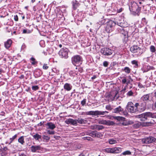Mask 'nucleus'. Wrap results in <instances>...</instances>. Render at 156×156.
<instances>
[{
	"label": "nucleus",
	"mask_w": 156,
	"mask_h": 156,
	"mask_svg": "<svg viewBox=\"0 0 156 156\" xmlns=\"http://www.w3.org/2000/svg\"><path fill=\"white\" fill-rule=\"evenodd\" d=\"M139 106V103H136L134 104L132 102H129L126 105V108L131 113H135L138 112V107Z\"/></svg>",
	"instance_id": "1"
},
{
	"label": "nucleus",
	"mask_w": 156,
	"mask_h": 156,
	"mask_svg": "<svg viewBox=\"0 0 156 156\" xmlns=\"http://www.w3.org/2000/svg\"><path fill=\"white\" fill-rule=\"evenodd\" d=\"M72 64L76 66H80L83 62V59L81 56L79 55L73 56L71 59Z\"/></svg>",
	"instance_id": "2"
},
{
	"label": "nucleus",
	"mask_w": 156,
	"mask_h": 156,
	"mask_svg": "<svg viewBox=\"0 0 156 156\" xmlns=\"http://www.w3.org/2000/svg\"><path fill=\"white\" fill-rule=\"evenodd\" d=\"M130 51L132 53H136L137 56H140L146 51V49L134 44L130 48Z\"/></svg>",
	"instance_id": "3"
},
{
	"label": "nucleus",
	"mask_w": 156,
	"mask_h": 156,
	"mask_svg": "<svg viewBox=\"0 0 156 156\" xmlns=\"http://www.w3.org/2000/svg\"><path fill=\"white\" fill-rule=\"evenodd\" d=\"M137 116L140 119V120L142 122L147 120L148 118H154L155 116L153 114L150 112H144Z\"/></svg>",
	"instance_id": "4"
},
{
	"label": "nucleus",
	"mask_w": 156,
	"mask_h": 156,
	"mask_svg": "<svg viewBox=\"0 0 156 156\" xmlns=\"http://www.w3.org/2000/svg\"><path fill=\"white\" fill-rule=\"evenodd\" d=\"M141 8V7H139L137 4L135 2L131 3V7H129L131 11L135 12L138 16L140 15Z\"/></svg>",
	"instance_id": "5"
},
{
	"label": "nucleus",
	"mask_w": 156,
	"mask_h": 156,
	"mask_svg": "<svg viewBox=\"0 0 156 156\" xmlns=\"http://www.w3.org/2000/svg\"><path fill=\"white\" fill-rule=\"evenodd\" d=\"M118 94V92L117 91L114 90L110 92L109 93L107 96L106 98H107L108 101H111L117 99L119 96H117Z\"/></svg>",
	"instance_id": "6"
},
{
	"label": "nucleus",
	"mask_w": 156,
	"mask_h": 156,
	"mask_svg": "<svg viewBox=\"0 0 156 156\" xmlns=\"http://www.w3.org/2000/svg\"><path fill=\"white\" fill-rule=\"evenodd\" d=\"M105 152L109 153H119L122 151L120 147H114L112 148H106L104 149Z\"/></svg>",
	"instance_id": "7"
},
{
	"label": "nucleus",
	"mask_w": 156,
	"mask_h": 156,
	"mask_svg": "<svg viewBox=\"0 0 156 156\" xmlns=\"http://www.w3.org/2000/svg\"><path fill=\"white\" fill-rule=\"evenodd\" d=\"M69 50L66 48H63L59 51L58 54L62 58H67L68 57Z\"/></svg>",
	"instance_id": "8"
},
{
	"label": "nucleus",
	"mask_w": 156,
	"mask_h": 156,
	"mask_svg": "<svg viewBox=\"0 0 156 156\" xmlns=\"http://www.w3.org/2000/svg\"><path fill=\"white\" fill-rule=\"evenodd\" d=\"M108 112L107 111H90L86 112V114L87 115H94L96 116L97 115H104L105 113H108Z\"/></svg>",
	"instance_id": "9"
},
{
	"label": "nucleus",
	"mask_w": 156,
	"mask_h": 156,
	"mask_svg": "<svg viewBox=\"0 0 156 156\" xmlns=\"http://www.w3.org/2000/svg\"><path fill=\"white\" fill-rule=\"evenodd\" d=\"M116 24L114 21L110 20L106 23L105 30L108 33H110L112 31L113 27Z\"/></svg>",
	"instance_id": "10"
},
{
	"label": "nucleus",
	"mask_w": 156,
	"mask_h": 156,
	"mask_svg": "<svg viewBox=\"0 0 156 156\" xmlns=\"http://www.w3.org/2000/svg\"><path fill=\"white\" fill-rule=\"evenodd\" d=\"M156 139L152 136H149L143 139L142 141L143 144H149L155 142Z\"/></svg>",
	"instance_id": "11"
},
{
	"label": "nucleus",
	"mask_w": 156,
	"mask_h": 156,
	"mask_svg": "<svg viewBox=\"0 0 156 156\" xmlns=\"http://www.w3.org/2000/svg\"><path fill=\"white\" fill-rule=\"evenodd\" d=\"M101 52L104 55L109 56L113 53L112 50L108 48H103L101 49Z\"/></svg>",
	"instance_id": "12"
},
{
	"label": "nucleus",
	"mask_w": 156,
	"mask_h": 156,
	"mask_svg": "<svg viewBox=\"0 0 156 156\" xmlns=\"http://www.w3.org/2000/svg\"><path fill=\"white\" fill-rule=\"evenodd\" d=\"M99 123L100 124H104L108 126L113 125L114 124V122L110 120H102L99 121Z\"/></svg>",
	"instance_id": "13"
},
{
	"label": "nucleus",
	"mask_w": 156,
	"mask_h": 156,
	"mask_svg": "<svg viewBox=\"0 0 156 156\" xmlns=\"http://www.w3.org/2000/svg\"><path fill=\"white\" fill-rule=\"evenodd\" d=\"M42 147L40 145H32L30 147L31 151L33 153L38 152L39 151L41 150Z\"/></svg>",
	"instance_id": "14"
},
{
	"label": "nucleus",
	"mask_w": 156,
	"mask_h": 156,
	"mask_svg": "<svg viewBox=\"0 0 156 156\" xmlns=\"http://www.w3.org/2000/svg\"><path fill=\"white\" fill-rule=\"evenodd\" d=\"M65 122L68 124H71L73 125L76 126L77 125V122L76 120L73 119H68L65 121Z\"/></svg>",
	"instance_id": "15"
},
{
	"label": "nucleus",
	"mask_w": 156,
	"mask_h": 156,
	"mask_svg": "<svg viewBox=\"0 0 156 156\" xmlns=\"http://www.w3.org/2000/svg\"><path fill=\"white\" fill-rule=\"evenodd\" d=\"M150 94H147L143 96L141 99L144 102H146L149 101Z\"/></svg>",
	"instance_id": "16"
},
{
	"label": "nucleus",
	"mask_w": 156,
	"mask_h": 156,
	"mask_svg": "<svg viewBox=\"0 0 156 156\" xmlns=\"http://www.w3.org/2000/svg\"><path fill=\"white\" fill-rule=\"evenodd\" d=\"M2 149V151L1 153V156H5L7 155L8 153V151L9 149L6 147H5Z\"/></svg>",
	"instance_id": "17"
},
{
	"label": "nucleus",
	"mask_w": 156,
	"mask_h": 156,
	"mask_svg": "<svg viewBox=\"0 0 156 156\" xmlns=\"http://www.w3.org/2000/svg\"><path fill=\"white\" fill-rule=\"evenodd\" d=\"M45 125L48 126V127L47 128L48 129H50L52 130L56 127L55 125L51 122H48Z\"/></svg>",
	"instance_id": "18"
},
{
	"label": "nucleus",
	"mask_w": 156,
	"mask_h": 156,
	"mask_svg": "<svg viewBox=\"0 0 156 156\" xmlns=\"http://www.w3.org/2000/svg\"><path fill=\"white\" fill-rule=\"evenodd\" d=\"M12 41L11 39H8L4 43V46L6 49L9 48L12 44Z\"/></svg>",
	"instance_id": "19"
},
{
	"label": "nucleus",
	"mask_w": 156,
	"mask_h": 156,
	"mask_svg": "<svg viewBox=\"0 0 156 156\" xmlns=\"http://www.w3.org/2000/svg\"><path fill=\"white\" fill-rule=\"evenodd\" d=\"M114 112L116 113H120L123 111V109L122 108L121 106H119L118 107L114 109Z\"/></svg>",
	"instance_id": "20"
},
{
	"label": "nucleus",
	"mask_w": 156,
	"mask_h": 156,
	"mask_svg": "<svg viewBox=\"0 0 156 156\" xmlns=\"http://www.w3.org/2000/svg\"><path fill=\"white\" fill-rule=\"evenodd\" d=\"M64 88L67 91H70L72 89V86L70 84L66 83L64 86Z\"/></svg>",
	"instance_id": "21"
},
{
	"label": "nucleus",
	"mask_w": 156,
	"mask_h": 156,
	"mask_svg": "<svg viewBox=\"0 0 156 156\" xmlns=\"http://www.w3.org/2000/svg\"><path fill=\"white\" fill-rule=\"evenodd\" d=\"M77 123H78L81 124H85L87 122V120L81 118H78L77 120H76Z\"/></svg>",
	"instance_id": "22"
},
{
	"label": "nucleus",
	"mask_w": 156,
	"mask_h": 156,
	"mask_svg": "<svg viewBox=\"0 0 156 156\" xmlns=\"http://www.w3.org/2000/svg\"><path fill=\"white\" fill-rule=\"evenodd\" d=\"M146 109V107L143 105H139L138 107V111L141 112L144 111Z\"/></svg>",
	"instance_id": "23"
},
{
	"label": "nucleus",
	"mask_w": 156,
	"mask_h": 156,
	"mask_svg": "<svg viewBox=\"0 0 156 156\" xmlns=\"http://www.w3.org/2000/svg\"><path fill=\"white\" fill-rule=\"evenodd\" d=\"M73 8L74 10H76L79 6V3L76 0L75 1L72 2Z\"/></svg>",
	"instance_id": "24"
},
{
	"label": "nucleus",
	"mask_w": 156,
	"mask_h": 156,
	"mask_svg": "<svg viewBox=\"0 0 156 156\" xmlns=\"http://www.w3.org/2000/svg\"><path fill=\"white\" fill-rule=\"evenodd\" d=\"M33 138L36 140H39V139L41 138V136L38 133H36L35 135H33Z\"/></svg>",
	"instance_id": "25"
},
{
	"label": "nucleus",
	"mask_w": 156,
	"mask_h": 156,
	"mask_svg": "<svg viewBox=\"0 0 156 156\" xmlns=\"http://www.w3.org/2000/svg\"><path fill=\"white\" fill-rule=\"evenodd\" d=\"M30 60L32 61L31 62V64L33 65H34L37 64V62L36 61L35 59L33 57L30 58Z\"/></svg>",
	"instance_id": "26"
},
{
	"label": "nucleus",
	"mask_w": 156,
	"mask_h": 156,
	"mask_svg": "<svg viewBox=\"0 0 156 156\" xmlns=\"http://www.w3.org/2000/svg\"><path fill=\"white\" fill-rule=\"evenodd\" d=\"M122 70L127 74L131 72V69L128 67H126L124 69H122Z\"/></svg>",
	"instance_id": "27"
},
{
	"label": "nucleus",
	"mask_w": 156,
	"mask_h": 156,
	"mask_svg": "<svg viewBox=\"0 0 156 156\" xmlns=\"http://www.w3.org/2000/svg\"><path fill=\"white\" fill-rule=\"evenodd\" d=\"M18 141L21 144H23L24 143V136H22L20 137L18 139Z\"/></svg>",
	"instance_id": "28"
},
{
	"label": "nucleus",
	"mask_w": 156,
	"mask_h": 156,
	"mask_svg": "<svg viewBox=\"0 0 156 156\" xmlns=\"http://www.w3.org/2000/svg\"><path fill=\"white\" fill-rule=\"evenodd\" d=\"M143 41L141 39H138L136 42V44L138 46L140 47L143 44Z\"/></svg>",
	"instance_id": "29"
},
{
	"label": "nucleus",
	"mask_w": 156,
	"mask_h": 156,
	"mask_svg": "<svg viewBox=\"0 0 156 156\" xmlns=\"http://www.w3.org/2000/svg\"><path fill=\"white\" fill-rule=\"evenodd\" d=\"M94 127L95 128V129L98 130H101L103 129L104 128L103 126L99 125H95Z\"/></svg>",
	"instance_id": "30"
},
{
	"label": "nucleus",
	"mask_w": 156,
	"mask_h": 156,
	"mask_svg": "<svg viewBox=\"0 0 156 156\" xmlns=\"http://www.w3.org/2000/svg\"><path fill=\"white\" fill-rule=\"evenodd\" d=\"M17 134H16L14 136H13L12 138H10L9 139L10 140V142L9 143V144H10L14 141V140L17 137Z\"/></svg>",
	"instance_id": "31"
},
{
	"label": "nucleus",
	"mask_w": 156,
	"mask_h": 156,
	"mask_svg": "<svg viewBox=\"0 0 156 156\" xmlns=\"http://www.w3.org/2000/svg\"><path fill=\"white\" fill-rule=\"evenodd\" d=\"M108 141L109 143L111 144H115L117 143V141L114 139H110Z\"/></svg>",
	"instance_id": "32"
},
{
	"label": "nucleus",
	"mask_w": 156,
	"mask_h": 156,
	"mask_svg": "<svg viewBox=\"0 0 156 156\" xmlns=\"http://www.w3.org/2000/svg\"><path fill=\"white\" fill-rule=\"evenodd\" d=\"M36 76V77H38L40 76L42 74L40 70H39V71L38 70L35 71L34 72Z\"/></svg>",
	"instance_id": "33"
},
{
	"label": "nucleus",
	"mask_w": 156,
	"mask_h": 156,
	"mask_svg": "<svg viewBox=\"0 0 156 156\" xmlns=\"http://www.w3.org/2000/svg\"><path fill=\"white\" fill-rule=\"evenodd\" d=\"M96 131H92L90 133L89 135L93 137H96Z\"/></svg>",
	"instance_id": "34"
},
{
	"label": "nucleus",
	"mask_w": 156,
	"mask_h": 156,
	"mask_svg": "<svg viewBox=\"0 0 156 156\" xmlns=\"http://www.w3.org/2000/svg\"><path fill=\"white\" fill-rule=\"evenodd\" d=\"M83 138L85 140H87L88 141H92L93 139L90 137L89 136H85L83 137Z\"/></svg>",
	"instance_id": "35"
},
{
	"label": "nucleus",
	"mask_w": 156,
	"mask_h": 156,
	"mask_svg": "<svg viewBox=\"0 0 156 156\" xmlns=\"http://www.w3.org/2000/svg\"><path fill=\"white\" fill-rule=\"evenodd\" d=\"M150 50L152 53L156 51L155 47L153 45H151L150 47Z\"/></svg>",
	"instance_id": "36"
},
{
	"label": "nucleus",
	"mask_w": 156,
	"mask_h": 156,
	"mask_svg": "<svg viewBox=\"0 0 156 156\" xmlns=\"http://www.w3.org/2000/svg\"><path fill=\"white\" fill-rule=\"evenodd\" d=\"M123 155H130L131 154V152L129 151H126L122 153Z\"/></svg>",
	"instance_id": "37"
},
{
	"label": "nucleus",
	"mask_w": 156,
	"mask_h": 156,
	"mask_svg": "<svg viewBox=\"0 0 156 156\" xmlns=\"http://www.w3.org/2000/svg\"><path fill=\"white\" fill-rule=\"evenodd\" d=\"M31 32V31L29 30L24 29L23 31V34H30Z\"/></svg>",
	"instance_id": "38"
},
{
	"label": "nucleus",
	"mask_w": 156,
	"mask_h": 156,
	"mask_svg": "<svg viewBox=\"0 0 156 156\" xmlns=\"http://www.w3.org/2000/svg\"><path fill=\"white\" fill-rule=\"evenodd\" d=\"M122 80L121 82L123 84H125L127 82V79L125 77H124L122 78Z\"/></svg>",
	"instance_id": "39"
},
{
	"label": "nucleus",
	"mask_w": 156,
	"mask_h": 156,
	"mask_svg": "<svg viewBox=\"0 0 156 156\" xmlns=\"http://www.w3.org/2000/svg\"><path fill=\"white\" fill-rule=\"evenodd\" d=\"M96 137L100 138L103 136V135L101 134V133H98L97 131L96 133Z\"/></svg>",
	"instance_id": "40"
},
{
	"label": "nucleus",
	"mask_w": 156,
	"mask_h": 156,
	"mask_svg": "<svg viewBox=\"0 0 156 156\" xmlns=\"http://www.w3.org/2000/svg\"><path fill=\"white\" fill-rule=\"evenodd\" d=\"M133 94V93L132 90L129 91L126 94V95L128 96H131Z\"/></svg>",
	"instance_id": "41"
},
{
	"label": "nucleus",
	"mask_w": 156,
	"mask_h": 156,
	"mask_svg": "<svg viewBox=\"0 0 156 156\" xmlns=\"http://www.w3.org/2000/svg\"><path fill=\"white\" fill-rule=\"evenodd\" d=\"M131 63L133 65H135L137 66H138V62L136 60H133L131 61Z\"/></svg>",
	"instance_id": "42"
},
{
	"label": "nucleus",
	"mask_w": 156,
	"mask_h": 156,
	"mask_svg": "<svg viewBox=\"0 0 156 156\" xmlns=\"http://www.w3.org/2000/svg\"><path fill=\"white\" fill-rule=\"evenodd\" d=\"M49 68V66H48V64H44L43 66V69H44L46 70Z\"/></svg>",
	"instance_id": "43"
},
{
	"label": "nucleus",
	"mask_w": 156,
	"mask_h": 156,
	"mask_svg": "<svg viewBox=\"0 0 156 156\" xmlns=\"http://www.w3.org/2000/svg\"><path fill=\"white\" fill-rule=\"evenodd\" d=\"M105 108L106 109L108 110L111 111L112 109V108L111 106L110 105H107L106 106Z\"/></svg>",
	"instance_id": "44"
},
{
	"label": "nucleus",
	"mask_w": 156,
	"mask_h": 156,
	"mask_svg": "<svg viewBox=\"0 0 156 156\" xmlns=\"http://www.w3.org/2000/svg\"><path fill=\"white\" fill-rule=\"evenodd\" d=\"M116 65V63L115 62H113L111 63L110 65V67L111 68V69L113 68L114 66Z\"/></svg>",
	"instance_id": "45"
},
{
	"label": "nucleus",
	"mask_w": 156,
	"mask_h": 156,
	"mask_svg": "<svg viewBox=\"0 0 156 156\" xmlns=\"http://www.w3.org/2000/svg\"><path fill=\"white\" fill-rule=\"evenodd\" d=\"M32 89L33 90L35 91L39 89V87L37 86H33Z\"/></svg>",
	"instance_id": "46"
},
{
	"label": "nucleus",
	"mask_w": 156,
	"mask_h": 156,
	"mask_svg": "<svg viewBox=\"0 0 156 156\" xmlns=\"http://www.w3.org/2000/svg\"><path fill=\"white\" fill-rule=\"evenodd\" d=\"M43 139L47 141H48L50 139V137L44 135L43 136Z\"/></svg>",
	"instance_id": "47"
},
{
	"label": "nucleus",
	"mask_w": 156,
	"mask_h": 156,
	"mask_svg": "<svg viewBox=\"0 0 156 156\" xmlns=\"http://www.w3.org/2000/svg\"><path fill=\"white\" fill-rule=\"evenodd\" d=\"M86 99H84L81 102V104L82 106H84L86 103Z\"/></svg>",
	"instance_id": "48"
},
{
	"label": "nucleus",
	"mask_w": 156,
	"mask_h": 156,
	"mask_svg": "<svg viewBox=\"0 0 156 156\" xmlns=\"http://www.w3.org/2000/svg\"><path fill=\"white\" fill-rule=\"evenodd\" d=\"M103 66L105 67H107L108 65V62L107 61H104L103 62Z\"/></svg>",
	"instance_id": "49"
},
{
	"label": "nucleus",
	"mask_w": 156,
	"mask_h": 156,
	"mask_svg": "<svg viewBox=\"0 0 156 156\" xmlns=\"http://www.w3.org/2000/svg\"><path fill=\"white\" fill-rule=\"evenodd\" d=\"M147 68L148 70H154L155 69L154 67L150 66H147Z\"/></svg>",
	"instance_id": "50"
},
{
	"label": "nucleus",
	"mask_w": 156,
	"mask_h": 156,
	"mask_svg": "<svg viewBox=\"0 0 156 156\" xmlns=\"http://www.w3.org/2000/svg\"><path fill=\"white\" fill-rule=\"evenodd\" d=\"M47 133L49 134H54L55 133V132L54 131L48 130V131Z\"/></svg>",
	"instance_id": "51"
},
{
	"label": "nucleus",
	"mask_w": 156,
	"mask_h": 156,
	"mask_svg": "<svg viewBox=\"0 0 156 156\" xmlns=\"http://www.w3.org/2000/svg\"><path fill=\"white\" fill-rule=\"evenodd\" d=\"M44 123V121L41 122L39 123L37 125L38 126H41L43 125V124Z\"/></svg>",
	"instance_id": "52"
},
{
	"label": "nucleus",
	"mask_w": 156,
	"mask_h": 156,
	"mask_svg": "<svg viewBox=\"0 0 156 156\" xmlns=\"http://www.w3.org/2000/svg\"><path fill=\"white\" fill-rule=\"evenodd\" d=\"M14 20L16 21H18V17L17 15H16L14 16Z\"/></svg>",
	"instance_id": "53"
},
{
	"label": "nucleus",
	"mask_w": 156,
	"mask_h": 156,
	"mask_svg": "<svg viewBox=\"0 0 156 156\" xmlns=\"http://www.w3.org/2000/svg\"><path fill=\"white\" fill-rule=\"evenodd\" d=\"M123 10V9L121 8L119 9H117V13H120Z\"/></svg>",
	"instance_id": "54"
},
{
	"label": "nucleus",
	"mask_w": 156,
	"mask_h": 156,
	"mask_svg": "<svg viewBox=\"0 0 156 156\" xmlns=\"http://www.w3.org/2000/svg\"><path fill=\"white\" fill-rule=\"evenodd\" d=\"M98 77V76L97 75H94L93 77H92L91 79L92 80H94L97 78Z\"/></svg>",
	"instance_id": "55"
},
{
	"label": "nucleus",
	"mask_w": 156,
	"mask_h": 156,
	"mask_svg": "<svg viewBox=\"0 0 156 156\" xmlns=\"http://www.w3.org/2000/svg\"><path fill=\"white\" fill-rule=\"evenodd\" d=\"M117 22V24L118 25L121 27H122V22L118 23Z\"/></svg>",
	"instance_id": "56"
},
{
	"label": "nucleus",
	"mask_w": 156,
	"mask_h": 156,
	"mask_svg": "<svg viewBox=\"0 0 156 156\" xmlns=\"http://www.w3.org/2000/svg\"><path fill=\"white\" fill-rule=\"evenodd\" d=\"M138 86L140 88H142L143 87V85L140 83H138Z\"/></svg>",
	"instance_id": "57"
},
{
	"label": "nucleus",
	"mask_w": 156,
	"mask_h": 156,
	"mask_svg": "<svg viewBox=\"0 0 156 156\" xmlns=\"http://www.w3.org/2000/svg\"><path fill=\"white\" fill-rule=\"evenodd\" d=\"M24 78V76L23 75H21V76L19 77V78L20 79H23Z\"/></svg>",
	"instance_id": "58"
},
{
	"label": "nucleus",
	"mask_w": 156,
	"mask_h": 156,
	"mask_svg": "<svg viewBox=\"0 0 156 156\" xmlns=\"http://www.w3.org/2000/svg\"><path fill=\"white\" fill-rule=\"evenodd\" d=\"M83 70V69L81 67H80L79 69V72H80V73H81L82 72Z\"/></svg>",
	"instance_id": "59"
},
{
	"label": "nucleus",
	"mask_w": 156,
	"mask_h": 156,
	"mask_svg": "<svg viewBox=\"0 0 156 156\" xmlns=\"http://www.w3.org/2000/svg\"><path fill=\"white\" fill-rule=\"evenodd\" d=\"M1 114H0V115H1L4 116L5 115V113L3 111L2 112H1Z\"/></svg>",
	"instance_id": "60"
},
{
	"label": "nucleus",
	"mask_w": 156,
	"mask_h": 156,
	"mask_svg": "<svg viewBox=\"0 0 156 156\" xmlns=\"http://www.w3.org/2000/svg\"><path fill=\"white\" fill-rule=\"evenodd\" d=\"M54 137L56 139H58V138H59L60 136H54Z\"/></svg>",
	"instance_id": "61"
},
{
	"label": "nucleus",
	"mask_w": 156,
	"mask_h": 156,
	"mask_svg": "<svg viewBox=\"0 0 156 156\" xmlns=\"http://www.w3.org/2000/svg\"><path fill=\"white\" fill-rule=\"evenodd\" d=\"M11 30L10 29H9L8 28H7V31L9 33L10 32Z\"/></svg>",
	"instance_id": "62"
},
{
	"label": "nucleus",
	"mask_w": 156,
	"mask_h": 156,
	"mask_svg": "<svg viewBox=\"0 0 156 156\" xmlns=\"http://www.w3.org/2000/svg\"><path fill=\"white\" fill-rule=\"evenodd\" d=\"M117 9H113L112 10V11L113 12H117Z\"/></svg>",
	"instance_id": "63"
},
{
	"label": "nucleus",
	"mask_w": 156,
	"mask_h": 156,
	"mask_svg": "<svg viewBox=\"0 0 156 156\" xmlns=\"http://www.w3.org/2000/svg\"><path fill=\"white\" fill-rule=\"evenodd\" d=\"M20 156H26V155L24 154H22Z\"/></svg>",
	"instance_id": "64"
}]
</instances>
